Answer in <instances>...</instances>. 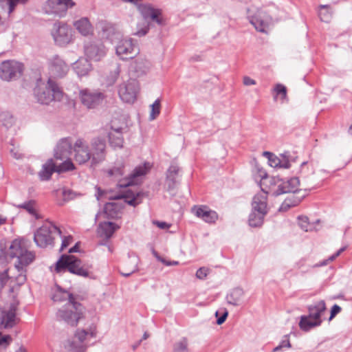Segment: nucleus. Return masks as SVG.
<instances>
[{
    "instance_id": "20e7f679",
    "label": "nucleus",
    "mask_w": 352,
    "mask_h": 352,
    "mask_svg": "<svg viewBox=\"0 0 352 352\" xmlns=\"http://www.w3.org/2000/svg\"><path fill=\"white\" fill-rule=\"evenodd\" d=\"M34 94L37 102L43 104H48L53 100L60 101L63 98L62 91L52 78H49L47 83L38 80Z\"/></svg>"
},
{
    "instance_id": "8fccbe9b",
    "label": "nucleus",
    "mask_w": 352,
    "mask_h": 352,
    "mask_svg": "<svg viewBox=\"0 0 352 352\" xmlns=\"http://www.w3.org/2000/svg\"><path fill=\"white\" fill-rule=\"evenodd\" d=\"M19 208L25 209L30 214L32 215H36V210L34 208V202L33 201H29L27 203L22 204L19 206Z\"/></svg>"
},
{
    "instance_id": "aec40b11",
    "label": "nucleus",
    "mask_w": 352,
    "mask_h": 352,
    "mask_svg": "<svg viewBox=\"0 0 352 352\" xmlns=\"http://www.w3.org/2000/svg\"><path fill=\"white\" fill-rule=\"evenodd\" d=\"M72 149V142L69 138H62L54 149V158L60 161L67 159Z\"/></svg>"
},
{
    "instance_id": "a878e982",
    "label": "nucleus",
    "mask_w": 352,
    "mask_h": 352,
    "mask_svg": "<svg viewBox=\"0 0 352 352\" xmlns=\"http://www.w3.org/2000/svg\"><path fill=\"white\" fill-rule=\"evenodd\" d=\"M325 310L326 305L324 300H320L308 307L309 317L316 320L317 322L318 320H322L321 316Z\"/></svg>"
},
{
    "instance_id": "49530a36",
    "label": "nucleus",
    "mask_w": 352,
    "mask_h": 352,
    "mask_svg": "<svg viewBox=\"0 0 352 352\" xmlns=\"http://www.w3.org/2000/svg\"><path fill=\"white\" fill-rule=\"evenodd\" d=\"M120 72V65H116L113 70L107 77V83L109 85H113L118 80Z\"/></svg>"
},
{
    "instance_id": "423d86ee",
    "label": "nucleus",
    "mask_w": 352,
    "mask_h": 352,
    "mask_svg": "<svg viewBox=\"0 0 352 352\" xmlns=\"http://www.w3.org/2000/svg\"><path fill=\"white\" fill-rule=\"evenodd\" d=\"M267 213V192H263L256 195L252 202V212L249 216V225L251 227H259Z\"/></svg>"
},
{
    "instance_id": "6ab92c4d",
    "label": "nucleus",
    "mask_w": 352,
    "mask_h": 352,
    "mask_svg": "<svg viewBox=\"0 0 352 352\" xmlns=\"http://www.w3.org/2000/svg\"><path fill=\"white\" fill-rule=\"evenodd\" d=\"M19 319L16 316V307L11 305L8 309H2L0 312V325L4 329H10L14 327Z\"/></svg>"
},
{
    "instance_id": "052dcab7",
    "label": "nucleus",
    "mask_w": 352,
    "mask_h": 352,
    "mask_svg": "<svg viewBox=\"0 0 352 352\" xmlns=\"http://www.w3.org/2000/svg\"><path fill=\"white\" fill-rule=\"evenodd\" d=\"M153 223L155 226H157L160 229H168L170 228V225L164 221H153Z\"/></svg>"
},
{
    "instance_id": "c756f323",
    "label": "nucleus",
    "mask_w": 352,
    "mask_h": 352,
    "mask_svg": "<svg viewBox=\"0 0 352 352\" xmlns=\"http://www.w3.org/2000/svg\"><path fill=\"white\" fill-rule=\"evenodd\" d=\"M299 226L305 232H312L319 230L320 220L309 222V219L306 216H300L298 217Z\"/></svg>"
},
{
    "instance_id": "f8f14e48",
    "label": "nucleus",
    "mask_w": 352,
    "mask_h": 352,
    "mask_svg": "<svg viewBox=\"0 0 352 352\" xmlns=\"http://www.w3.org/2000/svg\"><path fill=\"white\" fill-rule=\"evenodd\" d=\"M23 72V65L15 60H6L0 65V78L6 81L19 78Z\"/></svg>"
},
{
    "instance_id": "4be33fe9",
    "label": "nucleus",
    "mask_w": 352,
    "mask_h": 352,
    "mask_svg": "<svg viewBox=\"0 0 352 352\" xmlns=\"http://www.w3.org/2000/svg\"><path fill=\"white\" fill-rule=\"evenodd\" d=\"M122 126L117 127L113 122L111 126V131L109 132V142L111 146L114 148H121L123 146L124 138L122 137Z\"/></svg>"
},
{
    "instance_id": "c03bdc74",
    "label": "nucleus",
    "mask_w": 352,
    "mask_h": 352,
    "mask_svg": "<svg viewBox=\"0 0 352 352\" xmlns=\"http://www.w3.org/2000/svg\"><path fill=\"white\" fill-rule=\"evenodd\" d=\"M318 14L320 20L326 23L329 22L331 17V14L329 10V6L326 5L320 6Z\"/></svg>"
},
{
    "instance_id": "2eb2a0df",
    "label": "nucleus",
    "mask_w": 352,
    "mask_h": 352,
    "mask_svg": "<svg viewBox=\"0 0 352 352\" xmlns=\"http://www.w3.org/2000/svg\"><path fill=\"white\" fill-rule=\"evenodd\" d=\"M116 54L122 60L133 58L139 53V48L131 38L120 40L116 48Z\"/></svg>"
},
{
    "instance_id": "72a5a7b5",
    "label": "nucleus",
    "mask_w": 352,
    "mask_h": 352,
    "mask_svg": "<svg viewBox=\"0 0 352 352\" xmlns=\"http://www.w3.org/2000/svg\"><path fill=\"white\" fill-rule=\"evenodd\" d=\"M52 300L54 302H63L66 300L67 302H70V301H75V298L73 294L69 292L58 287L52 296Z\"/></svg>"
},
{
    "instance_id": "bb28decb",
    "label": "nucleus",
    "mask_w": 352,
    "mask_h": 352,
    "mask_svg": "<svg viewBox=\"0 0 352 352\" xmlns=\"http://www.w3.org/2000/svg\"><path fill=\"white\" fill-rule=\"evenodd\" d=\"M56 172V163L53 159H49L42 166V169L38 173L41 180L47 181L50 179L52 173Z\"/></svg>"
},
{
    "instance_id": "c85d7f7f",
    "label": "nucleus",
    "mask_w": 352,
    "mask_h": 352,
    "mask_svg": "<svg viewBox=\"0 0 352 352\" xmlns=\"http://www.w3.org/2000/svg\"><path fill=\"white\" fill-rule=\"evenodd\" d=\"M179 170V166L173 163L168 168L166 173V183L168 190H171L175 188L176 185V175Z\"/></svg>"
},
{
    "instance_id": "680f3d73",
    "label": "nucleus",
    "mask_w": 352,
    "mask_h": 352,
    "mask_svg": "<svg viewBox=\"0 0 352 352\" xmlns=\"http://www.w3.org/2000/svg\"><path fill=\"white\" fill-rule=\"evenodd\" d=\"M10 278H12V277H9L8 272L7 270L0 274V282L2 285L6 284Z\"/></svg>"
},
{
    "instance_id": "cd10ccee",
    "label": "nucleus",
    "mask_w": 352,
    "mask_h": 352,
    "mask_svg": "<svg viewBox=\"0 0 352 352\" xmlns=\"http://www.w3.org/2000/svg\"><path fill=\"white\" fill-rule=\"evenodd\" d=\"M244 292L242 289L236 287L233 289L227 296L226 300L228 304L239 306L242 304Z\"/></svg>"
},
{
    "instance_id": "58836bf2",
    "label": "nucleus",
    "mask_w": 352,
    "mask_h": 352,
    "mask_svg": "<svg viewBox=\"0 0 352 352\" xmlns=\"http://www.w3.org/2000/svg\"><path fill=\"white\" fill-rule=\"evenodd\" d=\"M268 160L269 164L272 167L288 168L290 166L289 161L281 160L275 155H273L272 156L271 155V157Z\"/></svg>"
},
{
    "instance_id": "2f4dec72",
    "label": "nucleus",
    "mask_w": 352,
    "mask_h": 352,
    "mask_svg": "<svg viewBox=\"0 0 352 352\" xmlns=\"http://www.w3.org/2000/svg\"><path fill=\"white\" fill-rule=\"evenodd\" d=\"M322 320L317 322L316 320L309 317V315L302 316L299 322V327L302 331H308L314 327L320 326Z\"/></svg>"
},
{
    "instance_id": "7c9ffc66",
    "label": "nucleus",
    "mask_w": 352,
    "mask_h": 352,
    "mask_svg": "<svg viewBox=\"0 0 352 352\" xmlns=\"http://www.w3.org/2000/svg\"><path fill=\"white\" fill-rule=\"evenodd\" d=\"M76 29L83 36L89 35L92 30L91 25L86 17L81 18L74 23Z\"/></svg>"
},
{
    "instance_id": "e433bc0d",
    "label": "nucleus",
    "mask_w": 352,
    "mask_h": 352,
    "mask_svg": "<svg viewBox=\"0 0 352 352\" xmlns=\"http://www.w3.org/2000/svg\"><path fill=\"white\" fill-rule=\"evenodd\" d=\"M121 210V207L117 203H107L104 207V212L109 218L118 217Z\"/></svg>"
},
{
    "instance_id": "e2e57ef3",
    "label": "nucleus",
    "mask_w": 352,
    "mask_h": 352,
    "mask_svg": "<svg viewBox=\"0 0 352 352\" xmlns=\"http://www.w3.org/2000/svg\"><path fill=\"white\" fill-rule=\"evenodd\" d=\"M243 82L245 86L254 85L256 83L254 79L249 76H244L243 78Z\"/></svg>"
},
{
    "instance_id": "ddd939ff",
    "label": "nucleus",
    "mask_w": 352,
    "mask_h": 352,
    "mask_svg": "<svg viewBox=\"0 0 352 352\" xmlns=\"http://www.w3.org/2000/svg\"><path fill=\"white\" fill-rule=\"evenodd\" d=\"M89 146L91 150V166L97 165L105 160L107 146L103 138L99 137L93 138Z\"/></svg>"
},
{
    "instance_id": "37998d69",
    "label": "nucleus",
    "mask_w": 352,
    "mask_h": 352,
    "mask_svg": "<svg viewBox=\"0 0 352 352\" xmlns=\"http://www.w3.org/2000/svg\"><path fill=\"white\" fill-rule=\"evenodd\" d=\"M149 30V23L147 21L142 20L137 24V31L134 32L135 35L142 36L147 34Z\"/></svg>"
},
{
    "instance_id": "f03ea898",
    "label": "nucleus",
    "mask_w": 352,
    "mask_h": 352,
    "mask_svg": "<svg viewBox=\"0 0 352 352\" xmlns=\"http://www.w3.org/2000/svg\"><path fill=\"white\" fill-rule=\"evenodd\" d=\"M150 168V164L144 163L142 166L135 167L132 173L122 178L126 173L124 162L122 160H118L112 167L107 170V173L109 177L118 181V185L120 187L126 188L140 184Z\"/></svg>"
},
{
    "instance_id": "774afa93",
    "label": "nucleus",
    "mask_w": 352,
    "mask_h": 352,
    "mask_svg": "<svg viewBox=\"0 0 352 352\" xmlns=\"http://www.w3.org/2000/svg\"><path fill=\"white\" fill-rule=\"evenodd\" d=\"M342 250L343 249H340V250H338L336 254L330 256L329 258V260L331 261H333L336 257H338L340 255Z\"/></svg>"
},
{
    "instance_id": "9b49d317",
    "label": "nucleus",
    "mask_w": 352,
    "mask_h": 352,
    "mask_svg": "<svg viewBox=\"0 0 352 352\" xmlns=\"http://www.w3.org/2000/svg\"><path fill=\"white\" fill-rule=\"evenodd\" d=\"M248 19L255 29L261 32H266V30L272 23V19L261 10H248Z\"/></svg>"
},
{
    "instance_id": "5fc2aeb1",
    "label": "nucleus",
    "mask_w": 352,
    "mask_h": 352,
    "mask_svg": "<svg viewBox=\"0 0 352 352\" xmlns=\"http://www.w3.org/2000/svg\"><path fill=\"white\" fill-rule=\"evenodd\" d=\"M283 347H287V348L291 347V344H290L289 340L287 336H286V338L285 340H283L281 341V342L280 343V344L278 346H277L276 347H275L273 351H274V352H276Z\"/></svg>"
},
{
    "instance_id": "338daca9",
    "label": "nucleus",
    "mask_w": 352,
    "mask_h": 352,
    "mask_svg": "<svg viewBox=\"0 0 352 352\" xmlns=\"http://www.w3.org/2000/svg\"><path fill=\"white\" fill-rule=\"evenodd\" d=\"M258 173H259V177H261V179H264L267 178V174L264 170L259 169Z\"/></svg>"
},
{
    "instance_id": "13d9d810",
    "label": "nucleus",
    "mask_w": 352,
    "mask_h": 352,
    "mask_svg": "<svg viewBox=\"0 0 352 352\" xmlns=\"http://www.w3.org/2000/svg\"><path fill=\"white\" fill-rule=\"evenodd\" d=\"M72 241V237L71 236H65L63 239L60 250H63L66 248Z\"/></svg>"
},
{
    "instance_id": "79ce46f5",
    "label": "nucleus",
    "mask_w": 352,
    "mask_h": 352,
    "mask_svg": "<svg viewBox=\"0 0 352 352\" xmlns=\"http://www.w3.org/2000/svg\"><path fill=\"white\" fill-rule=\"evenodd\" d=\"M188 340L183 338L174 344L173 352H188Z\"/></svg>"
},
{
    "instance_id": "de8ad7c7",
    "label": "nucleus",
    "mask_w": 352,
    "mask_h": 352,
    "mask_svg": "<svg viewBox=\"0 0 352 352\" xmlns=\"http://www.w3.org/2000/svg\"><path fill=\"white\" fill-rule=\"evenodd\" d=\"M304 197L305 195H302L300 197H296L295 195H292L287 197L285 201H289L288 204L291 207H294L298 205L300 203L302 198Z\"/></svg>"
},
{
    "instance_id": "69168bd1",
    "label": "nucleus",
    "mask_w": 352,
    "mask_h": 352,
    "mask_svg": "<svg viewBox=\"0 0 352 352\" xmlns=\"http://www.w3.org/2000/svg\"><path fill=\"white\" fill-rule=\"evenodd\" d=\"M289 201H284L281 204L279 210L280 211H287L289 208H292L289 204Z\"/></svg>"
},
{
    "instance_id": "6e6d98bb",
    "label": "nucleus",
    "mask_w": 352,
    "mask_h": 352,
    "mask_svg": "<svg viewBox=\"0 0 352 352\" xmlns=\"http://www.w3.org/2000/svg\"><path fill=\"white\" fill-rule=\"evenodd\" d=\"M12 341V338L9 335H3L0 333V345L7 346Z\"/></svg>"
},
{
    "instance_id": "393cba45",
    "label": "nucleus",
    "mask_w": 352,
    "mask_h": 352,
    "mask_svg": "<svg viewBox=\"0 0 352 352\" xmlns=\"http://www.w3.org/2000/svg\"><path fill=\"white\" fill-rule=\"evenodd\" d=\"M119 228L118 225L112 222H101L98 226V232L100 236L109 239Z\"/></svg>"
},
{
    "instance_id": "0eeeda50",
    "label": "nucleus",
    "mask_w": 352,
    "mask_h": 352,
    "mask_svg": "<svg viewBox=\"0 0 352 352\" xmlns=\"http://www.w3.org/2000/svg\"><path fill=\"white\" fill-rule=\"evenodd\" d=\"M67 270L69 272L82 277L89 276V271L82 265L81 261L74 256L63 255L57 261L56 271Z\"/></svg>"
},
{
    "instance_id": "5701e85b",
    "label": "nucleus",
    "mask_w": 352,
    "mask_h": 352,
    "mask_svg": "<svg viewBox=\"0 0 352 352\" xmlns=\"http://www.w3.org/2000/svg\"><path fill=\"white\" fill-rule=\"evenodd\" d=\"M144 195L145 193L142 192H138L135 193L130 190H126V191L116 195L114 197V199H124V201L127 203L129 205L135 207L142 202V197Z\"/></svg>"
},
{
    "instance_id": "a19ab883",
    "label": "nucleus",
    "mask_w": 352,
    "mask_h": 352,
    "mask_svg": "<svg viewBox=\"0 0 352 352\" xmlns=\"http://www.w3.org/2000/svg\"><path fill=\"white\" fill-rule=\"evenodd\" d=\"M56 172L62 173V172L74 170L75 168V167H74V164H73V162L68 157L67 159H65L64 161L60 164L57 165L56 164Z\"/></svg>"
},
{
    "instance_id": "4c0bfd02",
    "label": "nucleus",
    "mask_w": 352,
    "mask_h": 352,
    "mask_svg": "<svg viewBox=\"0 0 352 352\" xmlns=\"http://www.w3.org/2000/svg\"><path fill=\"white\" fill-rule=\"evenodd\" d=\"M96 336V333L94 331L78 329L76 331L73 339H74L80 344H85V342L87 340V337L95 338Z\"/></svg>"
},
{
    "instance_id": "6e6552de",
    "label": "nucleus",
    "mask_w": 352,
    "mask_h": 352,
    "mask_svg": "<svg viewBox=\"0 0 352 352\" xmlns=\"http://www.w3.org/2000/svg\"><path fill=\"white\" fill-rule=\"evenodd\" d=\"M61 235L60 230L52 222L45 223L34 233V240L36 244L41 248H45L52 245L54 241V235Z\"/></svg>"
},
{
    "instance_id": "3c124183",
    "label": "nucleus",
    "mask_w": 352,
    "mask_h": 352,
    "mask_svg": "<svg viewBox=\"0 0 352 352\" xmlns=\"http://www.w3.org/2000/svg\"><path fill=\"white\" fill-rule=\"evenodd\" d=\"M162 14L161 10L159 9H155V10L151 14V16L148 19L155 21L157 24H162V19L160 17Z\"/></svg>"
},
{
    "instance_id": "c9c22d12",
    "label": "nucleus",
    "mask_w": 352,
    "mask_h": 352,
    "mask_svg": "<svg viewBox=\"0 0 352 352\" xmlns=\"http://www.w3.org/2000/svg\"><path fill=\"white\" fill-rule=\"evenodd\" d=\"M132 69L139 76L146 72L149 67V63L144 58H137L131 65Z\"/></svg>"
},
{
    "instance_id": "39448f33",
    "label": "nucleus",
    "mask_w": 352,
    "mask_h": 352,
    "mask_svg": "<svg viewBox=\"0 0 352 352\" xmlns=\"http://www.w3.org/2000/svg\"><path fill=\"white\" fill-rule=\"evenodd\" d=\"M85 308L76 301L66 302L62 307L58 309L56 318L58 321L71 327L77 326L79 320L84 318Z\"/></svg>"
},
{
    "instance_id": "09e8293b",
    "label": "nucleus",
    "mask_w": 352,
    "mask_h": 352,
    "mask_svg": "<svg viewBox=\"0 0 352 352\" xmlns=\"http://www.w3.org/2000/svg\"><path fill=\"white\" fill-rule=\"evenodd\" d=\"M138 258L135 256L130 257L129 261H130V263L133 264V266L130 272H129L127 273L121 272L122 275L125 277H128L131 274L136 272L138 270Z\"/></svg>"
},
{
    "instance_id": "a211bd4d",
    "label": "nucleus",
    "mask_w": 352,
    "mask_h": 352,
    "mask_svg": "<svg viewBox=\"0 0 352 352\" xmlns=\"http://www.w3.org/2000/svg\"><path fill=\"white\" fill-rule=\"evenodd\" d=\"M48 64L50 72L54 78H63L69 71L68 65L58 55L49 59Z\"/></svg>"
},
{
    "instance_id": "4468645a",
    "label": "nucleus",
    "mask_w": 352,
    "mask_h": 352,
    "mask_svg": "<svg viewBox=\"0 0 352 352\" xmlns=\"http://www.w3.org/2000/svg\"><path fill=\"white\" fill-rule=\"evenodd\" d=\"M138 89L139 86L136 80L129 79L120 85L118 94L123 102L133 103L136 100Z\"/></svg>"
},
{
    "instance_id": "473e14b6",
    "label": "nucleus",
    "mask_w": 352,
    "mask_h": 352,
    "mask_svg": "<svg viewBox=\"0 0 352 352\" xmlns=\"http://www.w3.org/2000/svg\"><path fill=\"white\" fill-rule=\"evenodd\" d=\"M91 69V65L87 59H80L76 62L74 70L78 76H86Z\"/></svg>"
},
{
    "instance_id": "603ef678",
    "label": "nucleus",
    "mask_w": 352,
    "mask_h": 352,
    "mask_svg": "<svg viewBox=\"0 0 352 352\" xmlns=\"http://www.w3.org/2000/svg\"><path fill=\"white\" fill-rule=\"evenodd\" d=\"M274 91L276 93L277 95H281L282 99H284L287 96V89L286 87L281 85V84H277L274 87Z\"/></svg>"
},
{
    "instance_id": "a18cd8bd",
    "label": "nucleus",
    "mask_w": 352,
    "mask_h": 352,
    "mask_svg": "<svg viewBox=\"0 0 352 352\" xmlns=\"http://www.w3.org/2000/svg\"><path fill=\"white\" fill-rule=\"evenodd\" d=\"M160 99H157L151 105V113H150V120H155L160 113Z\"/></svg>"
},
{
    "instance_id": "f257e3e1",
    "label": "nucleus",
    "mask_w": 352,
    "mask_h": 352,
    "mask_svg": "<svg viewBox=\"0 0 352 352\" xmlns=\"http://www.w3.org/2000/svg\"><path fill=\"white\" fill-rule=\"evenodd\" d=\"M307 162H304L301 164L300 170V178L301 183L299 177H292L286 181L280 179L278 178H272V182L277 185L276 190L272 192L273 195L278 196L285 193H293L294 195L296 192H299L302 189H299L300 185L305 190H310L315 188L316 186V179L313 177L314 171L312 168L310 170L307 171Z\"/></svg>"
},
{
    "instance_id": "0e129e2a",
    "label": "nucleus",
    "mask_w": 352,
    "mask_h": 352,
    "mask_svg": "<svg viewBox=\"0 0 352 352\" xmlns=\"http://www.w3.org/2000/svg\"><path fill=\"white\" fill-rule=\"evenodd\" d=\"M228 316V311L226 309H225L222 316L217 320V324H223L225 322V320H226Z\"/></svg>"
},
{
    "instance_id": "864d4df0",
    "label": "nucleus",
    "mask_w": 352,
    "mask_h": 352,
    "mask_svg": "<svg viewBox=\"0 0 352 352\" xmlns=\"http://www.w3.org/2000/svg\"><path fill=\"white\" fill-rule=\"evenodd\" d=\"M208 269L206 268V267H200L199 269L197 270V271L196 272V277L198 278V279H200V280H204L206 278V277L207 276L208 274Z\"/></svg>"
},
{
    "instance_id": "9d476101",
    "label": "nucleus",
    "mask_w": 352,
    "mask_h": 352,
    "mask_svg": "<svg viewBox=\"0 0 352 352\" xmlns=\"http://www.w3.org/2000/svg\"><path fill=\"white\" fill-rule=\"evenodd\" d=\"M51 35L55 44L60 47H65L74 40L72 28L61 21H56L53 24Z\"/></svg>"
},
{
    "instance_id": "ea45409f",
    "label": "nucleus",
    "mask_w": 352,
    "mask_h": 352,
    "mask_svg": "<svg viewBox=\"0 0 352 352\" xmlns=\"http://www.w3.org/2000/svg\"><path fill=\"white\" fill-rule=\"evenodd\" d=\"M155 8L152 7L149 4H140L138 5V10L143 17V21H147L146 20L151 16Z\"/></svg>"
},
{
    "instance_id": "412c9836",
    "label": "nucleus",
    "mask_w": 352,
    "mask_h": 352,
    "mask_svg": "<svg viewBox=\"0 0 352 352\" xmlns=\"http://www.w3.org/2000/svg\"><path fill=\"white\" fill-rule=\"evenodd\" d=\"M85 52L86 56L91 60H100L106 54L104 45L100 42L90 43L85 45Z\"/></svg>"
},
{
    "instance_id": "b1692460",
    "label": "nucleus",
    "mask_w": 352,
    "mask_h": 352,
    "mask_svg": "<svg viewBox=\"0 0 352 352\" xmlns=\"http://www.w3.org/2000/svg\"><path fill=\"white\" fill-rule=\"evenodd\" d=\"M192 212L197 217L201 218L208 223H214L218 219L217 213L214 210H210L205 206L194 207Z\"/></svg>"
},
{
    "instance_id": "7ed1b4c3",
    "label": "nucleus",
    "mask_w": 352,
    "mask_h": 352,
    "mask_svg": "<svg viewBox=\"0 0 352 352\" xmlns=\"http://www.w3.org/2000/svg\"><path fill=\"white\" fill-rule=\"evenodd\" d=\"M8 254L11 258L18 259V263L15 264V268L20 274L15 277V281L19 285H23L26 280V276L22 272L23 266L29 265L34 260V254L27 250L24 240L15 239L12 242Z\"/></svg>"
},
{
    "instance_id": "f3484780",
    "label": "nucleus",
    "mask_w": 352,
    "mask_h": 352,
    "mask_svg": "<svg viewBox=\"0 0 352 352\" xmlns=\"http://www.w3.org/2000/svg\"><path fill=\"white\" fill-rule=\"evenodd\" d=\"M74 160L79 164L91 162V150L87 142L82 138L76 140L73 146Z\"/></svg>"
},
{
    "instance_id": "f704fd0d",
    "label": "nucleus",
    "mask_w": 352,
    "mask_h": 352,
    "mask_svg": "<svg viewBox=\"0 0 352 352\" xmlns=\"http://www.w3.org/2000/svg\"><path fill=\"white\" fill-rule=\"evenodd\" d=\"M64 346L67 352H86L87 348L86 344H80L73 338L67 340Z\"/></svg>"
},
{
    "instance_id": "bf43d9fd",
    "label": "nucleus",
    "mask_w": 352,
    "mask_h": 352,
    "mask_svg": "<svg viewBox=\"0 0 352 352\" xmlns=\"http://www.w3.org/2000/svg\"><path fill=\"white\" fill-rule=\"evenodd\" d=\"M153 254L157 259V261L162 262L163 264H164L166 266H170V261H168L166 259H164V258H162V256H160L158 254V253L156 251H155L154 250H153Z\"/></svg>"
},
{
    "instance_id": "dca6fc26",
    "label": "nucleus",
    "mask_w": 352,
    "mask_h": 352,
    "mask_svg": "<svg viewBox=\"0 0 352 352\" xmlns=\"http://www.w3.org/2000/svg\"><path fill=\"white\" fill-rule=\"evenodd\" d=\"M79 97L82 104L88 109L96 107L104 99L103 93L88 89H81L79 92Z\"/></svg>"
},
{
    "instance_id": "1a4fd4ad",
    "label": "nucleus",
    "mask_w": 352,
    "mask_h": 352,
    "mask_svg": "<svg viewBox=\"0 0 352 352\" xmlns=\"http://www.w3.org/2000/svg\"><path fill=\"white\" fill-rule=\"evenodd\" d=\"M76 5L73 0H45L42 6V12L54 17H64L69 8Z\"/></svg>"
},
{
    "instance_id": "4d7b16f0",
    "label": "nucleus",
    "mask_w": 352,
    "mask_h": 352,
    "mask_svg": "<svg viewBox=\"0 0 352 352\" xmlns=\"http://www.w3.org/2000/svg\"><path fill=\"white\" fill-rule=\"evenodd\" d=\"M340 311H341V307L340 306H338V305H334L331 308V315L329 318V320H331L336 316V314H338V313L340 312Z\"/></svg>"
}]
</instances>
